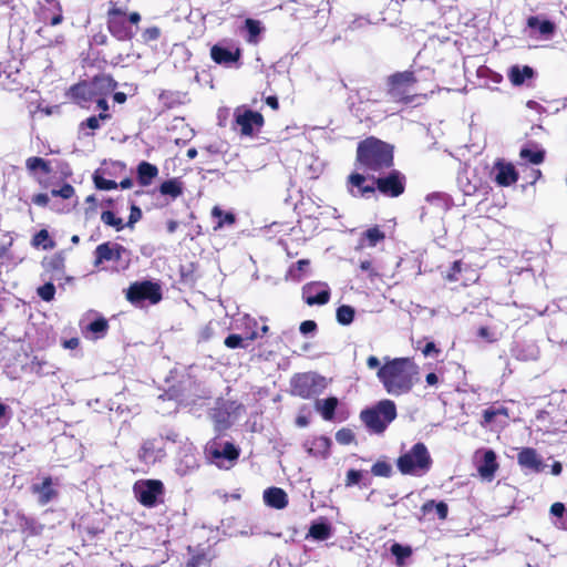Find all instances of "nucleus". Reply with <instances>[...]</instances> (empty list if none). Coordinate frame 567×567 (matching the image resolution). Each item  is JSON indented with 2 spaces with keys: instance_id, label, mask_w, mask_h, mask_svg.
<instances>
[{
  "instance_id": "20e7f679",
  "label": "nucleus",
  "mask_w": 567,
  "mask_h": 567,
  "mask_svg": "<svg viewBox=\"0 0 567 567\" xmlns=\"http://www.w3.org/2000/svg\"><path fill=\"white\" fill-rule=\"evenodd\" d=\"M360 417L369 431L381 434L396 417V406L391 400H382L374 408L363 410Z\"/></svg>"
},
{
  "instance_id": "0e129e2a",
  "label": "nucleus",
  "mask_w": 567,
  "mask_h": 567,
  "mask_svg": "<svg viewBox=\"0 0 567 567\" xmlns=\"http://www.w3.org/2000/svg\"><path fill=\"white\" fill-rule=\"evenodd\" d=\"M142 217V210L133 205L131 207V214H130V218H128V223H127V226L132 227L136 221H138Z\"/></svg>"
},
{
  "instance_id": "de8ad7c7",
  "label": "nucleus",
  "mask_w": 567,
  "mask_h": 567,
  "mask_svg": "<svg viewBox=\"0 0 567 567\" xmlns=\"http://www.w3.org/2000/svg\"><path fill=\"white\" fill-rule=\"evenodd\" d=\"M498 415H507L506 409L503 406H489L483 411L482 425H488L493 423Z\"/></svg>"
},
{
  "instance_id": "72a5a7b5",
  "label": "nucleus",
  "mask_w": 567,
  "mask_h": 567,
  "mask_svg": "<svg viewBox=\"0 0 567 567\" xmlns=\"http://www.w3.org/2000/svg\"><path fill=\"white\" fill-rule=\"evenodd\" d=\"M332 535V528L327 522H317L311 524L307 537L316 540H327Z\"/></svg>"
},
{
  "instance_id": "39448f33",
  "label": "nucleus",
  "mask_w": 567,
  "mask_h": 567,
  "mask_svg": "<svg viewBox=\"0 0 567 567\" xmlns=\"http://www.w3.org/2000/svg\"><path fill=\"white\" fill-rule=\"evenodd\" d=\"M205 453L210 463L219 468H230L239 457V449L231 442L215 437L206 444Z\"/></svg>"
},
{
  "instance_id": "58836bf2",
  "label": "nucleus",
  "mask_w": 567,
  "mask_h": 567,
  "mask_svg": "<svg viewBox=\"0 0 567 567\" xmlns=\"http://www.w3.org/2000/svg\"><path fill=\"white\" fill-rule=\"evenodd\" d=\"M162 195H168L172 198H177L183 193L182 183L177 178L165 181L159 186Z\"/></svg>"
},
{
  "instance_id": "603ef678",
  "label": "nucleus",
  "mask_w": 567,
  "mask_h": 567,
  "mask_svg": "<svg viewBox=\"0 0 567 567\" xmlns=\"http://www.w3.org/2000/svg\"><path fill=\"white\" fill-rule=\"evenodd\" d=\"M433 507L435 508V513L439 516V518H441V519H445L446 518L449 508H447V505L444 502L435 503L434 501H430V502L424 504L423 509L424 511H430Z\"/></svg>"
},
{
  "instance_id": "13d9d810",
  "label": "nucleus",
  "mask_w": 567,
  "mask_h": 567,
  "mask_svg": "<svg viewBox=\"0 0 567 567\" xmlns=\"http://www.w3.org/2000/svg\"><path fill=\"white\" fill-rule=\"evenodd\" d=\"M462 271V262L456 260L452 264L450 269L445 274V279L449 281H457L458 274Z\"/></svg>"
},
{
  "instance_id": "5701e85b",
  "label": "nucleus",
  "mask_w": 567,
  "mask_h": 567,
  "mask_svg": "<svg viewBox=\"0 0 567 567\" xmlns=\"http://www.w3.org/2000/svg\"><path fill=\"white\" fill-rule=\"evenodd\" d=\"M330 440L326 436H317L307 440L303 446L307 453L315 457H327L330 449Z\"/></svg>"
},
{
  "instance_id": "f704fd0d",
  "label": "nucleus",
  "mask_w": 567,
  "mask_h": 567,
  "mask_svg": "<svg viewBox=\"0 0 567 567\" xmlns=\"http://www.w3.org/2000/svg\"><path fill=\"white\" fill-rule=\"evenodd\" d=\"M25 167L31 175H35L38 171L42 172L44 175H49L52 172L49 162L38 156L27 158Z\"/></svg>"
},
{
  "instance_id": "49530a36",
  "label": "nucleus",
  "mask_w": 567,
  "mask_h": 567,
  "mask_svg": "<svg viewBox=\"0 0 567 567\" xmlns=\"http://www.w3.org/2000/svg\"><path fill=\"white\" fill-rule=\"evenodd\" d=\"M522 159L527 161L532 164L538 165L544 161V152L540 150H530L523 147L519 153Z\"/></svg>"
},
{
  "instance_id": "09e8293b",
  "label": "nucleus",
  "mask_w": 567,
  "mask_h": 567,
  "mask_svg": "<svg viewBox=\"0 0 567 567\" xmlns=\"http://www.w3.org/2000/svg\"><path fill=\"white\" fill-rule=\"evenodd\" d=\"M101 220L113 228H115L117 231L122 230L124 228V223L122 218L116 217L113 212L105 210L101 215Z\"/></svg>"
},
{
  "instance_id": "c85d7f7f",
  "label": "nucleus",
  "mask_w": 567,
  "mask_h": 567,
  "mask_svg": "<svg viewBox=\"0 0 567 567\" xmlns=\"http://www.w3.org/2000/svg\"><path fill=\"white\" fill-rule=\"evenodd\" d=\"M310 274V261L308 259H300L297 262L292 264L286 275L288 280H292L295 282L302 281Z\"/></svg>"
},
{
  "instance_id": "412c9836",
  "label": "nucleus",
  "mask_w": 567,
  "mask_h": 567,
  "mask_svg": "<svg viewBox=\"0 0 567 567\" xmlns=\"http://www.w3.org/2000/svg\"><path fill=\"white\" fill-rule=\"evenodd\" d=\"M518 464L527 468L532 472L539 473L544 471L545 464L543 463L542 457L538 455L536 450L526 447L523 449L517 456Z\"/></svg>"
},
{
  "instance_id": "f3484780",
  "label": "nucleus",
  "mask_w": 567,
  "mask_h": 567,
  "mask_svg": "<svg viewBox=\"0 0 567 567\" xmlns=\"http://www.w3.org/2000/svg\"><path fill=\"white\" fill-rule=\"evenodd\" d=\"M44 271L41 274L42 280L58 281L61 282L63 279L66 281L71 278L65 277V265L64 258L61 255H54L43 262Z\"/></svg>"
},
{
  "instance_id": "79ce46f5",
  "label": "nucleus",
  "mask_w": 567,
  "mask_h": 567,
  "mask_svg": "<svg viewBox=\"0 0 567 567\" xmlns=\"http://www.w3.org/2000/svg\"><path fill=\"white\" fill-rule=\"evenodd\" d=\"M161 452L162 451L159 449L155 451V444L153 441H146L141 447L140 457L147 463L155 462Z\"/></svg>"
},
{
  "instance_id": "864d4df0",
  "label": "nucleus",
  "mask_w": 567,
  "mask_h": 567,
  "mask_svg": "<svg viewBox=\"0 0 567 567\" xmlns=\"http://www.w3.org/2000/svg\"><path fill=\"white\" fill-rule=\"evenodd\" d=\"M93 181L95 184V187L103 190H110L117 188V184L114 181L106 179L102 176H100L97 173L94 174Z\"/></svg>"
},
{
  "instance_id": "4c0bfd02",
  "label": "nucleus",
  "mask_w": 567,
  "mask_h": 567,
  "mask_svg": "<svg viewBox=\"0 0 567 567\" xmlns=\"http://www.w3.org/2000/svg\"><path fill=\"white\" fill-rule=\"evenodd\" d=\"M391 554L395 557V565L398 567L406 566L405 559L412 555V549L409 546H403L399 543H394L390 548Z\"/></svg>"
},
{
  "instance_id": "774afa93",
  "label": "nucleus",
  "mask_w": 567,
  "mask_h": 567,
  "mask_svg": "<svg viewBox=\"0 0 567 567\" xmlns=\"http://www.w3.org/2000/svg\"><path fill=\"white\" fill-rule=\"evenodd\" d=\"M85 202H86V204H89V207L85 210V215L89 218L90 214L95 212L96 198L94 195H90L86 197Z\"/></svg>"
},
{
  "instance_id": "8fccbe9b",
  "label": "nucleus",
  "mask_w": 567,
  "mask_h": 567,
  "mask_svg": "<svg viewBox=\"0 0 567 567\" xmlns=\"http://www.w3.org/2000/svg\"><path fill=\"white\" fill-rule=\"evenodd\" d=\"M44 285L37 289L38 296L44 301H52L55 295L54 281L44 280Z\"/></svg>"
},
{
  "instance_id": "dca6fc26",
  "label": "nucleus",
  "mask_w": 567,
  "mask_h": 567,
  "mask_svg": "<svg viewBox=\"0 0 567 567\" xmlns=\"http://www.w3.org/2000/svg\"><path fill=\"white\" fill-rule=\"evenodd\" d=\"M371 179L369 174L365 176L360 173H352L348 177L347 188L353 197H365L370 198L375 193L374 181L368 183Z\"/></svg>"
},
{
  "instance_id": "6e6552de",
  "label": "nucleus",
  "mask_w": 567,
  "mask_h": 567,
  "mask_svg": "<svg viewBox=\"0 0 567 567\" xmlns=\"http://www.w3.org/2000/svg\"><path fill=\"white\" fill-rule=\"evenodd\" d=\"M326 386V379L316 373L297 374L291 380L292 393L302 399H309L320 394Z\"/></svg>"
},
{
  "instance_id": "5fc2aeb1",
  "label": "nucleus",
  "mask_w": 567,
  "mask_h": 567,
  "mask_svg": "<svg viewBox=\"0 0 567 567\" xmlns=\"http://www.w3.org/2000/svg\"><path fill=\"white\" fill-rule=\"evenodd\" d=\"M425 200L430 204H433L435 205L437 208H440L441 210H444L446 208V198L443 194L441 193H433V194H429L426 197H425Z\"/></svg>"
},
{
  "instance_id": "2eb2a0df",
  "label": "nucleus",
  "mask_w": 567,
  "mask_h": 567,
  "mask_svg": "<svg viewBox=\"0 0 567 567\" xmlns=\"http://www.w3.org/2000/svg\"><path fill=\"white\" fill-rule=\"evenodd\" d=\"M302 298L309 306H322L330 300V288L326 282L312 281L302 287Z\"/></svg>"
},
{
  "instance_id": "e2e57ef3",
  "label": "nucleus",
  "mask_w": 567,
  "mask_h": 567,
  "mask_svg": "<svg viewBox=\"0 0 567 567\" xmlns=\"http://www.w3.org/2000/svg\"><path fill=\"white\" fill-rule=\"evenodd\" d=\"M299 330L305 336L312 333L317 330V323L312 320H306L301 322Z\"/></svg>"
},
{
  "instance_id": "c03bdc74",
  "label": "nucleus",
  "mask_w": 567,
  "mask_h": 567,
  "mask_svg": "<svg viewBox=\"0 0 567 567\" xmlns=\"http://www.w3.org/2000/svg\"><path fill=\"white\" fill-rule=\"evenodd\" d=\"M354 309L351 306L342 305L337 309V320L342 326L350 324L354 319Z\"/></svg>"
},
{
  "instance_id": "680f3d73",
  "label": "nucleus",
  "mask_w": 567,
  "mask_h": 567,
  "mask_svg": "<svg viewBox=\"0 0 567 567\" xmlns=\"http://www.w3.org/2000/svg\"><path fill=\"white\" fill-rule=\"evenodd\" d=\"M566 512L567 509L565 508V505L563 503H554L550 507L553 520L556 518H561Z\"/></svg>"
},
{
  "instance_id": "4d7b16f0",
  "label": "nucleus",
  "mask_w": 567,
  "mask_h": 567,
  "mask_svg": "<svg viewBox=\"0 0 567 567\" xmlns=\"http://www.w3.org/2000/svg\"><path fill=\"white\" fill-rule=\"evenodd\" d=\"M336 440L340 444H350L354 440V434L349 429H341L336 433Z\"/></svg>"
},
{
  "instance_id": "bf43d9fd",
  "label": "nucleus",
  "mask_w": 567,
  "mask_h": 567,
  "mask_svg": "<svg viewBox=\"0 0 567 567\" xmlns=\"http://www.w3.org/2000/svg\"><path fill=\"white\" fill-rule=\"evenodd\" d=\"M363 473L357 470H349L347 472L346 486L350 487L358 485L362 480Z\"/></svg>"
},
{
  "instance_id": "052dcab7",
  "label": "nucleus",
  "mask_w": 567,
  "mask_h": 567,
  "mask_svg": "<svg viewBox=\"0 0 567 567\" xmlns=\"http://www.w3.org/2000/svg\"><path fill=\"white\" fill-rule=\"evenodd\" d=\"M360 269L368 274L370 278L377 277L379 272L373 267V264L371 260H362L360 261Z\"/></svg>"
},
{
  "instance_id": "e433bc0d",
  "label": "nucleus",
  "mask_w": 567,
  "mask_h": 567,
  "mask_svg": "<svg viewBox=\"0 0 567 567\" xmlns=\"http://www.w3.org/2000/svg\"><path fill=\"white\" fill-rule=\"evenodd\" d=\"M259 334L256 331H252L251 333L247 334L246 337H241L239 334H229L224 343L229 349H237V348H246L247 344H245L246 340L254 341L257 339Z\"/></svg>"
},
{
  "instance_id": "4be33fe9",
  "label": "nucleus",
  "mask_w": 567,
  "mask_h": 567,
  "mask_svg": "<svg viewBox=\"0 0 567 567\" xmlns=\"http://www.w3.org/2000/svg\"><path fill=\"white\" fill-rule=\"evenodd\" d=\"M109 331V322L105 318L99 317L82 327L83 336L89 340H99L106 336Z\"/></svg>"
},
{
  "instance_id": "b1692460",
  "label": "nucleus",
  "mask_w": 567,
  "mask_h": 567,
  "mask_svg": "<svg viewBox=\"0 0 567 567\" xmlns=\"http://www.w3.org/2000/svg\"><path fill=\"white\" fill-rule=\"evenodd\" d=\"M89 83L93 87L96 97L107 96L117 86L116 81L106 74L97 75Z\"/></svg>"
},
{
  "instance_id": "6e6d98bb",
  "label": "nucleus",
  "mask_w": 567,
  "mask_h": 567,
  "mask_svg": "<svg viewBox=\"0 0 567 567\" xmlns=\"http://www.w3.org/2000/svg\"><path fill=\"white\" fill-rule=\"evenodd\" d=\"M74 187L70 184H64L60 189H52L51 194L54 197H62L69 199L74 195Z\"/></svg>"
},
{
  "instance_id": "ddd939ff",
  "label": "nucleus",
  "mask_w": 567,
  "mask_h": 567,
  "mask_svg": "<svg viewBox=\"0 0 567 567\" xmlns=\"http://www.w3.org/2000/svg\"><path fill=\"white\" fill-rule=\"evenodd\" d=\"M126 298L134 305H141L144 301L155 305L162 299L161 287L152 281L135 282L130 286Z\"/></svg>"
},
{
  "instance_id": "ea45409f",
  "label": "nucleus",
  "mask_w": 567,
  "mask_h": 567,
  "mask_svg": "<svg viewBox=\"0 0 567 567\" xmlns=\"http://www.w3.org/2000/svg\"><path fill=\"white\" fill-rule=\"evenodd\" d=\"M533 76V69L525 65L519 68L517 65L513 66L509 71V79L513 84L520 85L525 82L526 79Z\"/></svg>"
},
{
  "instance_id": "a18cd8bd",
  "label": "nucleus",
  "mask_w": 567,
  "mask_h": 567,
  "mask_svg": "<svg viewBox=\"0 0 567 567\" xmlns=\"http://www.w3.org/2000/svg\"><path fill=\"white\" fill-rule=\"evenodd\" d=\"M371 473L379 477H390L393 473V468L391 463L380 460L372 465Z\"/></svg>"
},
{
  "instance_id": "c9c22d12",
  "label": "nucleus",
  "mask_w": 567,
  "mask_h": 567,
  "mask_svg": "<svg viewBox=\"0 0 567 567\" xmlns=\"http://www.w3.org/2000/svg\"><path fill=\"white\" fill-rule=\"evenodd\" d=\"M212 216L217 219V223L214 227L215 230L223 228L224 226H231L236 221V217L230 212H223L218 206H215L212 209Z\"/></svg>"
},
{
  "instance_id": "f257e3e1",
  "label": "nucleus",
  "mask_w": 567,
  "mask_h": 567,
  "mask_svg": "<svg viewBox=\"0 0 567 567\" xmlns=\"http://www.w3.org/2000/svg\"><path fill=\"white\" fill-rule=\"evenodd\" d=\"M417 374V365L408 358L386 359L377 373L385 391L396 396L412 390Z\"/></svg>"
},
{
  "instance_id": "9d476101",
  "label": "nucleus",
  "mask_w": 567,
  "mask_h": 567,
  "mask_svg": "<svg viewBox=\"0 0 567 567\" xmlns=\"http://www.w3.org/2000/svg\"><path fill=\"white\" fill-rule=\"evenodd\" d=\"M416 79L413 72H402L390 78L389 95L396 102L411 103L413 99V85Z\"/></svg>"
},
{
  "instance_id": "69168bd1",
  "label": "nucleus",
  "mask_w": 567,
  "mask_h": 567,
  "mask_svg": "<svg viewBox=\"0 0 567 567\" xmlns=\"http://www.w3.org/2000/svg\"><path fill=\"white\" fill-rule=\"evenodd\" d=\"M161 34V31L158 28L156 27H152V28H147L144 33H143V38L146 40V41H154V40H157L158 37Z\"/></svg>"
},
{
  "instance_id": "aec40b11",
  "label": "nucleus",
  "mask_w": 567,
  "mask_h": 567,
  "mask_svg": "<svg viewBox=\"0 0 567 567\" xmlns=\"http://www.w3.org/2000/svg\"><path fill=\"white\" fill-rule=\"evenodd\" d=\"M33 494L38 496V503L42 506L51 503L58 497V491L54 487L53 480L50 476L43 478L42 483L31 486Z\"/></svg>"
},
{
  "instance_id": "a878e982",
  "label": "nucleus",
  "mask_w": 567,
  "mask_h": 567,
  "mask_svg": "<svg viewBox=\"0 0 567 567\" xmlns=\"http://www.w3.org/2000/svg\"><path fill=\"white\" fill-rule=\"evenodd\" d=\"M71 96L81 106H85L86 103L94 102L97 99L89 82H82L72 86Z\"/></svg>"
},
{
  "instance_id": "c756f323",
  "label": "nucleus",
  "mask_w": 567,
  "mask_h": 567,
  "mask_svg": "<svg viewBox=\"0 0 567 567\" xmlns=\"http://www.w3.org/2000/svg\"><path fill=\"white\" fill-rule=\"evenodd\" d=\"M110 118V113H100L99 115L90 116L85 121L81 122L80 131L84 136H92L94 132L101 127V123Z\"/></svg>"
},
{
  "instance_id": "3c124183",
  "label": "nucleus",
  "mask_w": 567,
  "mask_h": 567,
  "mask_svg": "<svg viewBox=\"0 0 567 567\" xmlns=\"http://www.w3.org/2000/svg\"><path fill=\"white\" fill-rule=\"evenodd\" d=\"M33 246H43L44 249L53 248L54 244L49 238V233L45 229L38 231L32 240Z\"/></svg>"
},
{
  "instance_id": "1a4fd4ad",
  "label": "nucleus",
  "mask_w": 567,
  "mask_h": 567,
  "mask_svg": "<svg viewBox=\"0 0 567 567\" xmlns=\"http://www.w3.org/2000/svg\"><path fill=\"white\" fill-rule=\"evenodd\" d=\"M164 491V484L159 480H140L133 486L136 499L146 507L162 503Z\"/></svg>"
},
{
  "instance_id": "9b49d317",
  "label": "nucleus",
  "mask_w": 567,
  "mask_h": 567,
  "mask_svg": "<svg viewBox=\"0 0 567 567\" xmlns=\"http://www.w3.org/2000/svg\"><path fill=\"white\" fill-rule=\"evenodd\" d=\"M52 8L56 9V12L52 16H43V20L47 22L43 27L38 30L39 37L43 40L44 47H60L64 43V35L62 33L53 34L52 27L58 25L62 22V9L56 0H45Z\"/></svg>"
},
{
  "instance_id": "cd10ccee",
  "label": "nucleus",
  "mask_w": 567,
  "mask_h": 567,
  "mask_svg": "<svg viewBox=\"0 0 567 567\" xmlns=\"http://www.w3.org/2000/svg\"><path fill=\"white\" fill-rule=\"evenodd\" d=\"M338 403L339 401L336 396H330L328 399H317L315 401V409L320 413L323 420L332 421Z\"/></svg>"
},
{
  "instance_id": "f03ea898",
  "label": "nucleus",
  "mask_w": 567,
  "mask_h": 567,
  "mask_svg": "<svg viewBox=\"0 0 567 567\" xmlns=\"http://www.w3.org/2000/svg\"><path fill=\"white\" fill-rule=\"evenodd\" d=\"M357 161L370 177L371 174L382 173L393 166V148L378 138L370 137L359 143Z\"/></svg>"
},
{
  "instance_id": "7c9ffc66",
  "label": "nucleus",
  "mask_w": 567,
  "mask_h": 567,
  "mask_svg": "<svg viewBox=\"0 0 567 567\" xmlns=\"http://www.w3.org/2000/svg\"><path fill=\"white\" fill-rule=\"evenodd\" d=\"M527 25L534 32L539 33L544 38H549L555 32V24L549 20H542L538 17H529Z\"/></svg>"
},
{
  "instance_id": "a211bd4d",
  "label": "nucleus",
  "mask_w": 567,
  "mask_h": 567,
  "mask_svg": "<svg viewBox=\"0 0 567 567\" xmlns=\"http://www.w3.org/2000/svg\"><path fill=\"white\" fill-rule=\"evenodd\" d=\"M492 174L494 176V181L499 186H511L512 184L516 183L518 179V174L511 163H505L501 159H498L494 166Z\"/></svg>"
},
{
  "instance_id": "2f4dec72",
  "label": "nucleus",
  "mask_w": 567,
  "mask_h": 567,
  "mask_svg": "<svg viewBox=\"0 0 567 567\" xmlns=\"http://www.w3.org/2000/svg\"><path fill=\"white\" fill-rule=\"evenodd\" d=\"M158 175V168L148 163L141 162L137 166V178L142 186H148L152 181Z\"/></svg>"
},
{
  "instance_id": "423d86ee",
  "label": "nucleus",
  "mask_w": 567,
  "mask_h": 567,
  "mask_svg": "<svg viewBox=\"0 0 567 567\" xmlns=\"http://www.w3.org/2000/svg\"><path fill=\"white\" fill-rule=\"evenodd\" d=\"M94 266L100 267L104 261H115L117 266L114 270H125L130 266V252L123 246L115 243H103L95 250Z\"/></svg>"
},
{
  "instance_id": "6ab92c4d",
  "label": "nucleus",
  "mask_w": 567,
  "mask_h": 567,
  "mask_svg": "<svg viewBox=\"0 0 567 567\" xmlns=\"http://www.w3.org/2000/svg\"><path fill=\"white\" fill-rule=\"evenodd\" d=\"M210 56L214 62L223 65H230L237 62L240 58V50L238 48H230L223 44H215L210 49Z\"/></svg>"
},
{
  "instance_id": "473e14b6",
  "label": "nucleus",
  "mask_w": 567,
  "mask_h": 567,
  "mask_svg": "<svg viewBox=\"0 0 567 567\" xmlns=\"http://www.w3.org/2000/svg\"><path fill=\"white\" fill-rule=\"evenodd\" d=\"M383 239L384 233H382L378 227L369 228L362 234V237L358 244V249H362L364 247H374L379 241Z\"/></svg>"
},
{
  "instance_id": "bb28decb",
  "label": "nucleus",
  "mask_w": 567,
  "mask_h": 567,
  "mask_svg": "<svg viewBox=\"0 0 567 567\" xmlns=\"http://www.w3.org/2000/svg\"><path fill=\"white\" fill-rule=\"evenodd\" d=\"M497 467L496 455L492 450H488L484 453L483 460L477 466V471L482 478L491 481Z\"/></svg>"
},
{
  "instance_id": "0eeeda50",
  "label": "nucleus",
  "mask_w": 567,
  "mask_h": 567,
  "mask_svg": "<svg viewBox=\"0 0 567 567\" xmlns=\"http://www.w3.org/2000/svg\"><path fill=\"white\" fill-rule=\"evenodd\" d=\"M371 181H374L375 190L388 197H398L403 194L405 189V177L396 169L390 172L371 174Z\"/></svg>"
},
{
  "instance_id": "7ed1b4c3",
  "label": "nucleus",
  "mask_w": 567,
  "mask_h": 567,
  "mask_svg": "<svg viewBox=\"0 0 567 567\" xmlns=\"http://www.w3.org/2000/svg\"><path fill=\"white\" fill-rule=\"evenodd\" d=\"M432 463L433 461L426 445L419 442L399 456L396 467L403 475L421 477L431 470Z\"/></svg>"
},
{
  "instance_id": "a19ab883",
  "label": "nucleus",
  "mask_w": 567,
  "mask_h": 567,
  "mask_svg": "<svg viewBox=\"0 0 567 567\" xmlns=\"http://www.w3.org/2000/svg\"><path fill=\"white\" fill-rule=\"evenodd\" d=\"M245 28L247 30V41L256 44L259 42V35L262 31L261 23L258 20L247 19L245 21Z\"/></svg>"
},
{
  "instance_id": "338daca9",
  "label": "nucleus",
  "mask_w": 567,
  "mask_h": 567,
  "mask_svg": "<svg viewBox=\"0 0 567 567\" xmlns=\"http://www.w3.org/2000/svg\"><path fill=\"white\" fill-rule=\"evenodd\" d=\"M32 203L37 206L44 207L49 203V196L47 194H37L32 197Z\"/></svg>"
},
{
  "instance_id": "f8f14e48",
  "label": "nucleus",
  "mask_w": 567,
  "mask_h": 567,
  "mask_svg": "<svg viewBox=\"0 0 567 567\" xmlns=\"http://www.w3.org/2000/svg\"><path fill=\"white\" fill-rule=\"evenodd\" d=\"M235 124L244 136H254L264 126V116L246 106H239L234 112Z\"/></svg>"
},
{
  "instance_id": "393cba45",
  "label": "nucleus",
  "mask_w": 567,
  "mask_h": 567,
  "mask_svg": "<svg viewBox=\"0 0 567 567\" xmlns=\"http://www.w3.org/2000/svg\"><path fill=\"white\" fill-rule=\"evenodd\" d=\"M264 502L269 507L282 509L288 505V495L282 488L269 487L264 492Z\"/></svg>"
},
{
  "instance_id": "4468645a",
  "label": "nucleus",
  "mask_w": 567,
  "mask_h": 567,
  "mask_svg": "<svg viewBox=\"0 0 567 567\" xmlns=\"http://www.w3.org/2000/svg\"><path fill=\"white\" fill-rule=\"evenodd\" d=\"M107 28L111 34L120 41L130 40L134 35V30L127 22L125 11L114 4L107 11Z\"/></svg>"
},
{
  "instance_id": "37998d69",
  "label": "nucleus",
  "mask_w": 567,
  "mask_h": 567,
  "mask_svg": "<svg viewBox=\"0 0 567 567\" xmlns=\"http://www.w3.org/2000/svg\"><path fill=\"white\" fill-rule=\"evenodd\" d=\"M212 555L205 551L194 554L185 567H212Z\"/></svg>"
}]
</instances>
